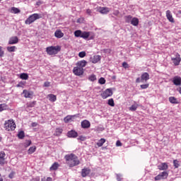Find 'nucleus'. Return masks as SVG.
Segmentation results:
<instances>
[{
	"label": "nucleus",
	"mask_w": 181,
	"mask_h": 181,
	"mask_svg": "<svg viewBox=\"0 0 181 181\" xmlns=\"http://www.w3.org/2000/svg\"><path fill=\"white\" fill-rule=\"evenodd\" d=\"M66 165L69 168H74V166H78L80 165V160L78 157L74 153L66 154L64 156Z\"/></svg>",
	"instance_id": "nucleus-1"
},
{
	"label": "nucleus",
	"mask_w": 181,
	"mask_h": 181,
	"mask_svg": "<svg viewBox=\"0 0 181 181\" xmlns=\"http://www.w3.org/2000/svg\"><path fill=\"white\" fill-rule=\"evenodd\" d=\"M60 50H62V47L59 45L50 46L46 48V52L49 56H54L55 54H57Z\"/></svg>",
	"instance_id": "nucleus-2"
},
{
	"label": "nucleus",
	"mask_w": 181,
	"mask_h": 181,
	"mask_svg": "<svg viewBox=\"0 0 181 181\" xmlns=\"http://www.w3.org/2000/svg\"><path fill=\"white\" fill-rule=\"evenodd\" d=\"M42 18V16L39 13H33V15L30 16L25 21V25H30L31 23H33L35 21H37V19H40Z\"/></svg>",
	"instance_id": "nucleus-3"
},
{
	"label": "nucleus",
	"mask_w": 181,
	"mask_h": 181,
	"mask_svg": "<svg viewBox=\"0 0 181 181\" xmlns=\"http://www.w3.org/2000/svg\"><path fill=\"white\" fill-rule=\"evenodd\" d=\"M4 128L6 131H15L16 128V124L12 119H9L5 122Z\"/></svg>",
	"instance_id": "nucleus-4"
},
{
	"label": "nucleus",
	"mask_w": 181,
	"mask_h": 181,
	"mask_svg": "<svg viewBox=\"0 0 181 181\" xmlns=\"http://www.w3.org/2000/svg\"><path fill=\"white\" fill-rule=\"evenodd\" d=\"M168 176H169V173H168V172L166 171H163V173L156 176L154 177V180H162L168 179Z\"/></svg>",
	"instance_id": "nucleus-5"
},
{
	"label": "nucleus",
	"mask_w": 181,
	"mask_h": 181,
	"mask_svg": "<svg viewBox=\"0 0 181 181\" xmlns=\"http://www.w3.org/2000/svg\"><path fill=\"white\" fill-rule=\"evenodd\" d=\"M73 73L75 76H83L84 74V69L79 66H75L73 69Z\"/></svg>",
	"instance_id": "nucleus-6"
},
{
	"label": "nucleus",
	"mask_w": 181,
	"mask_h": 181,
	"mask_svg": "<svg viewBox=\"0 0 181 181\" xmlns=\"http://www.w3.org/2000/svg\"><path fill=\"white\" fill-rule=\"evenodd\" d=\"M112 95V90L111 89H106L102 94L101 97L103 98V100H105V98H108V97H111Z\"/></svg>",
	"instance_id": "nucleus-7"
},
{
	"label": "nucleus",
	"mask_w": 181,
	"mask_h": 181,
	"mask_svg": "<svg viewBox=\"0 0 181 181\" xmlns=\"http://www.w3.org/2000/svg\"><path fill=\"white\" fill-rule=\"evenodd\" d=\"M91 173V169L90 168H84L81 170V175L82 177H87Z\"/></svg>",
	"instance_id": "nucleus-8"
},
{
	"label": "nucleus",
	"mask_w": 181,
	"mask_h": 181,
	"mask_svg": "<svg viewBox=\"0 0 181 181\" xmlns=\"http://www.w3.org/2000/svg\"><path fill=\"white\" fill-rule=\"evenodd\" d=\"M100 60L101 56L100 55H94L90 58V62H91V63H93V64L98 63V62H100Z\"/></svg>",
	"instance_id": "nucleus-9"
},
{
	"label": "nucleus",
	"mask_w": 181,
	"mask_h": 181,
	"mask_svg": "<svg viewBox=\"0 0 181 181\" xmlns=\"http://www.w3.org/2000/svg\"><path fill=\"white\" fill-rule=\"evenodd\" d=\"M110 11V8L108 7H99L98 8V12H100V13L103 15H107V13H109Z\"/></svg>",
	"instance_id": "nucleus-10"
},
{
	"label": "nucleus",
	"mask_w": 181,
	"mask_h": 181,
	"mask_svg": "<svg viewBox=\"0 0 181 181\" xmlns=\"http://www.w3.org/2000/svg\"><path fill=\"white\" fill-rule=\"evenodd\" d=\"M81 127L83 128L84 129H87L91 127V123L90 121L85 119L83 120L81 123Z\"/></svg>",
	"instance_id": "nucleus-11"
},
{
	"label": "nucleus",
	"mask_w": 181,
	"mask_h": 181,
	"mask_svg": "<svg viewBox=\"0 0 181 181\" xmlns=\"http://www.w3.org/2000/svg\"><path fill=\"white\" fill-rule=\"evenodd\" d=\"M149 74H148V72H144L141 74V83H146V81H148V80H149Z\"/></svg>",
	"instance_id": "nucleus-12"
},
{
	"label": "nucleus",
	"mask_w": 181,
	"mask_h": 181,
	"mask_svg": "<svg viewBox=\"0 0 181 181\" xmlns=\"http://www.w3.org/2000/svg\"><path fill=\"white\" fill-rule=\"evenodd\" d=\"M172 62L174 63L175 66H179V64H180V62H181V58H180V55L177 54L176 56V57L175 58H171Z\"/></svg>",
	"instance_id": "nucleus-13"
},
{
	"label": "nucleus",
	"mask_w": 181,
	"mask_h": 181,
	"mask_svg": "<svg viewBox=\"0 0 181 181\" xmlns=\"http://www.w3.org/2000/svg\"><path fill=\"white\" fill-rule=\"evenodd\" d=\"M17 43H19V38L18 37L13 36L10 37L8 45H16Z\"/></svg>",
	"instance_id": "nucleus-14"
},
{
	"label": "nucleus",
	"mask_w": 181,
	"mask_h": 181,
	"mask_svg": "<svg viewBox=\"0 0 181 181\" xmlns=\"http://www.w3.org/2000/svg\"><path fill=\"white\" fill-rule=\"evenodd\" d=\"M23 94H24L25 98H32V97H33V92L26 89L23 90Z\"/></svg>",
	"instance_id": "nucleus-15"
},
{
	"label": "nucleus",
	"mask_w": 181,
	"mask_h": 181,
	"mask_svg": "<svg viewBox=\"0 0 181 181\" xmlns=\"http://www.w3.org/2000/svg\"><path fill=\"white\" fill-rule=\"evenodd\" d=\"M166 18L169 21V22H170L171 23H175V18H173L172 13L169 10L166 11Z\"/></svg>",
	"instance_id": "nucleus-16"
},
{
	"label": "nucleus",
	"mask_w": 181,
	"mask_h": 181,
	"mask_svg": "<svg viewBox=\"0 0 181 181\" xmlns=\"http://www.w3.org/2000/svg\"><path fill=\"white\" fill-rule=\"evenodd\" d=\"M67 136L69 138H77V136H78V134L74 130H71L68 132Z\"/></svg>",
	"instance_id": "nucleus-17"
},
{
	"label": "nucleus",
	"mask_w": 181,
	"mask_h": 181,
	"mask_svg": "<svg viewBox=\"0 0 181 181\" xmlns=\"http://www.w3.org/2000/svg\"><path fill=\"white\" fill-rule=\"evenodd\" d=\"M5 156H6V154H5V152L0 151V165L1 166L5 165Z\"/></svg>",
	"instance_id": "nucleus-18"
},
{
	"label": "nucleus",
	"mask_w": 181,
	"mask_h": 181,
	"mask_svg": "<svg viewBox=\"0 0 181 181\" xmlns=\"http://www.w3.org/2000/svg\"><path fill=\"white\" fill-rule=\"evenodd\" d=\"M168 168H169V166L166 163H162L160 165H158L159 170H168Z\"/></svg>",
	"instance_id": "nucleus-19"
},
{
	"label": "nucleus",
	"mask_w": 181,
	"mask_h": 181,
	"mask_svg": "<svg viewBox=\"0 0 181 181\" xmlns=\"http://www.w3.org/2000/svg\"><path fill=\"white\" fill-rule=\"evenodd\" d=\"M173 83L175 84V86H180V84H181V78H180V76H175L173 78Z\"/></svg>",
	"instance_id": "nucleus-20"
},
{
	"label": "nucleus",
	"mask_w": 181,
	"mask_h": 181,
	"mask_svg": "<svg viewBox=\"0 0 181 181\" xmlns=\"http://www.w3.org/2000/svg\"><path fill=\"white\" fill-rule=\"evenodd\" d=\"M76 66L78 67H81V69H83V67H86V66H87V61L86 60L79 61L76 63Z\"/></svg>",
	"instance_id": "nucleus-21"
},
{
	"label": "nucleus",
	"mask_w": 181,
	"mask_h": 181,
	"mask_svg": "<svg viewBox=\"0 0 181 181\" xmlns=\"http://www.w3.org/2000/svg\"><path fill=\"white\" fill-rule=\"evenodd\" d=\"M47 98H49V100L51 103H54L57 100V96H56V95H54V94H49L47 95Z\"/></svg>",
	"instance_id": "nucleus-22"
},
{
	"label": "nucleus",
	"mask_w": 181,
	"mask_h": 181,
	"mask_svg": "<svg viewBox=\"0 0 181 181\" xmlns=\"http://www.w3.org/2000/svg\"><path fill=\"white\" fill-rule=\"evenodd\" d=\"M59 166H60V164H59V163H57V162H55L49 168V170H51V171H52V170H57V169H59Z\"/></svg>",
	"instance_id": "nucleus-23"
},
{
	"label": "nucleus",
	"mask_w": 181,
	"mask_h": 181,
	"mask_svg": "<svg viewBox=\"0 0 181 181\" xmlns=\"http://www.w3.org/2000/svg\"><path fill=\"white\" fill-rule=\"evenodd\" d=\"M54 36L58 39H62V37L64 36V34L62 32V30H57L54 33Z\"/></svg>",
	"instance_id": "nucleus-24"
},
{
	"label": "nucleus",
	"mask_w": 181,
	"mask_h": 181,
	"mask_svg": "<svg viewBox=\"0 0 181 181\" xmlns=\"http://www.w3.org/2000/svg\"><path fill=\"white\" fill-rule=\"evenodd\" d=\"M131 25H132L133 26H138V25H139V19L135 17L133 18L132 19Z\"/></svg>",
	"instance_id": "nucleus-25"
},
{
	"label": "nucleus",
	"mask_w": 181,
	"mask_h": 181,
	"mask_svg": "<svg viewBox=\"0 0 181 181\" xmlns=\"http://www.w3.org/2000/svg\"><path fill=\"white\" fill-rule=\"evenodd\" d=\"M168 100L171 104H179V100L173 96H170Z\"/></svg>",
	"instance_id": "nucleus-26"
},
{
	"label": "nucleus",
	"mask_w": 181,
	"mask_h": 181,
	"mask_svg": "<svg viewBox=\"0 0 181 181\" xmlns=\"http://www.w3.org/2000/svg\"><path fill=\"white\" fill-rule=\"evenodd\" d=\"M74 117H76V115H67L64 118V121L66 124H67L70 122V121H71V119L74 118Z\"/></svg>",
	"instance_id": "nucleus-27"
},
{
	"label": "nucleus",
	"mask_w": 181,
	"mask_h": 181,
	"mask_svg": "<svg viewBox=\"0 0 181 181\" xmlns=\"http://www.w3.org/2000/svg\"><path fill=\"white\" fill-rule=\"evenodd\" d=\"M81 37H82V39H88V37H90V32H82Z\"/></svg>",
	"instance_id": "nucleus-28"
},
{
	"label": "nucleus",
	"mask_w": 181,
	"mask_h": 181,
	"mask_svg": "<svg viewBox=\"0 0 181 181\" xmlns=\"http://www.w3.org/2000/svg\"><path fill=\"white\" fill-rule=\"evenodd\" d=\"M35 152H36V146H35L30 147V148L28 151V155H32V153H35Z\"/></svg>",
	"instance_id": "nucleus-29"
},
{
	"label": "nucleus",
	"mask_w": 181,
	"mask_h": 181,
	"mask_svg": "<svg viewBox=\"0 0 181 181\" xmlns=\"http://www.w3.org/2000/svg\"><path fill=\"white\" fill-rule=\"evenodd\" d=\"M10 12L11 13H21V10L16 7H11Z\"/></svg>",
	"instance_id": "nucleus-30"
},
{
	"label": "nucleus",
	"mask_w": 181,
	"mask_h": 181,
	"mask_svg": "<svg viewBox=\"0 0 181 181\" xmlns=\"http://www.w3.org/2000/svg\"><path fill=\"white\" fill-rule=\"evenodd\" d=\"M104 144H105V139H100L98 141L97 145L100 148V147L103 146V145H104Z\"/></svg>",
	"instance_id": "nucleus-31"
},
{
	"label": "nucleus",
	"mask_w": 181,
	"mask_h": 181,
	"mask_svg": "<svg viewBox=\"0 0 181 181\" xmlns=\"http://www.w3.org/2000/svg\"><path fill=\"white\" fill-rule=\"evenodd\" d=\"M20 78H21V80H28V78H29V75H28V74L23 73L20 75Z\"/></svg>",
	"instance_id": "nucleus-32"
},
{
	"label": "nucleus",
	"mask_w": 181,
	"mask_h": 181,
	"mask_svg": "<svg viewBox=\"0 0 181 181\" xmlns=\"http://www.w3.org/2000/svg\"><path fill=\"white\" fill-rule=\"evenodd\" d=\"M132 16L129 15V16H125V22L126 23H131V22L132 21Z\"/></svg>",
	"instance_id": "nucleus-33"
},
{
	"label": "nucleus",
	"mask_w": 181,
	"mask_h": 181,
	"mask_svg": "<svg viewBox=\"0 0 181 181\" xmlns=\"http://www.w3.org/2000/svg\"><path fill=\"white\" fill-rule=\"evenodd\" d=\"M83 32L80 30H77L74 32V36L75 37H81Z\"/></svg>",
	"instance_id": "nucleus-34"
},
{
	"label": "nucleus",
	"mask_w": 181,
	"mask_h": 181,
	"mask_svg": "<svg viewBox=\"0 0 181 181\" xmlns=\"http://www.w3.org/2000/svg\"><path fill=\"white\" fill-rule=\"evenodd\" d=\"M62 133H63V129H60V128L56 129L55 134L57 136H60V135H62Z\"/></svg>",
	"instance_id": "nucleus-35"
},
{
	"label": "nucleus",
	"mask_w": 181,
	"mask_h": 181,
	"mask_svg": "<svg viewBox=\"0 0 181 181\" xmlns=\"http://www.w3.org/2000/svg\"><path fill=\"white\" fill-rule=\"evenodd\" d=\"M5 110H8V105H6V104H1L0 112H2V111H5Z\"/></svg>",
	"instance_id": "nucleus-36"
},
{
	"label": "nucleus",
	"mask_w": 181,
	"mask_h": 181,
	"mask_svg": "<svg viewBox=\"0 0 181 181\" xmlns=\"http://www.w3.org/2000/svg\"><path fill=\"white\" fill-rule=\"evenodd\" d=\"M16 50V46L7 47V51L11 53Z\"/></svg>",
	"instance_id": "nucleus-37"
},
{
	"label": "nucleus",
	"mask_w": 181,
	"mask_h": 181,
	"mask_svg": "<svg viewBox=\"0 0 181 181\" xmlns=\"http://www.w3.org/2000/svg\"><path fill=\"white\" fill-rule=\"evenodd\" d=\"M107 104L110 107H115V103H114V99L113 98L109 99L108 102H107Z\"/></svg>",
	"instance_id": "nucleus-38"
},
{
	"label": "nucleus",
	"mask_w": 181,
	"mask_h": 181,
	"mask_svg": "<svg viewBox=\"0 0 181 181\" xmlns=\"http://www.w3.org/2000/svg\"><path fill=\"white\" fill-rule=\"evenodd\" d=\"M18 137L19 138V139H23V138H25V132L23 131H21L18 134Z\"/></svg>",
	"instance_id": "nucleus-39"
},
{
	"label": "nucleus",
	"mask_w": 181,
	"mask_h": 181,
	"mask_svg": "<svg viewBox=\"0 0 181 181\" xmlns=\"http://www.w3.org/2000/svg\"><path fill=\"white\" fill-rule=\"evenodd\" d=\"M137 108H138V104L132 105L129 107V111H136Z\"/></svg>",
	"instance_id": "nucleus-40"
},
{
	"label": "nucleus",
	"mask_w": 181,
	"mask_h": 181,
	"mask_svg": "<svg viewBox=\"0 0 181 181\" xmlns=\"http://www.w3.org/2000/svg\"><path fill=\"white\" fill-rule=\"evenodd\" d=\"M88 80L90 81H95V80H97V76H95V74H92V75L89 76Z\"/></svg>",
	"instance_id": "nucleus-41"
},
{
	"label": "nucleus",
	"mask_w": 181,
	"mask_h": 181,
	"mask_svg": "<svg viewBox=\"0 0 181 181\" xmlns=\"http://www.w3.org/2000/svg\"><path fill=\"white\" fill-rule=\"evenodd\" d=\"M30 145H32V141H30V140H27L24 143L25 148H28V146H30Z\"/></svg>",
	"instance_id": "nucleus-42"
},
{
	"label": "nucleus",
	"mask_w": 181,
	"mask_h": 181,
	"mask_svg": "<svg viewBox=\"0 0 181 181\" xmlns=\"http://www.w3.org/2000/svg\"><path fill=\"white\" fill-rule=\"evenodd\" d=\"M173 165H174V167L176 169H177V168H179V166H180L179 161L177 160H173Z\"/></svg>",
	"instance_id": "nucleus-43"
},
{
	"label": "nucleus",
	"mask_w": 181,
	"mask_h": 181,
	"mask_svg": "<svg viewBox=\"0 0 181 181\" xmlns=\"http://www.w3.org/2000/svg\"><path fill=\"white\" fill-rule=\"evenodd\" d=\"M148 87H149V83L143 84L140 86V88H141V90H146V88H148Z\"/></svg>",
	"instance_id": "nucleus-44"
},
{
	"label": "nucleus",
	"mask_w": 181,
	"mask_h": 181,
	"mask_svg": "<svg viewBox=\"0 0 181 181\" xmlns=\"http://www.w3.org/2000/svg\"><path fill=\"white\" fill-rule=\"evenodd\" d=\"M86 52L82 51L81 52L78 53V56L79 57H81V59H83V57H86Z\"/></svg>",
	"instance_id": "nucleus-45"
},
{
	"label": "nucleus",
	"mask_w": 181,
	"mask_h": 181,
	"mask_svg": "<svg viewBox=\"0 0 181 181\" xmlns=\"http://www.w3.org/2000/svg\"><path fill=\"white\" fill-rule=\"evenodd\" d=\"M98 83H100V84H105V78H100V79H99V81H98Z\"/></svg>",
	"instance_id": "nucleus-46"
},
{
	"label": "nucleus",
	"mask_w": 181,
	"mask_h": 181,
	"mask_svg": "<svg viewBox=\"0 0 181 181\" xmlns=\"http://www.w3.org/2000/svg\"><path fill=\"white\" fill-rule=\"evenodd\" d=\"M103 52H104V53H106L107 54H110L112 50H111V49H103Z\"/></svg>",
	"instance_id": "nucleus-47"
},
{
	"label": "nucleus",
	"mask_w": 181,
	"mask_h": 181,
	"mask_svg": "<svg viewBox=\"0 0 181 181\" xmlns=\"http://www.w3.org/2000/svg\"><path fill=\"white\" fill-rule=\"evenodd\" d=\"M122 67H124V69H128L129 67V65L127 62H123Z\"/></svg>",
	"instance_id": "nucleus-48"
},
{
	"label": "nucleus",
	"mask_w": 181,
	"mask_h": 181,
	"mask_svg": "<svg viewBox=\"0 0 181 181\" xmlns=\"http://www.w3.org/2000/svg\"><path fill=\"white\" fill-rule=\"evenodd\" d=\"M78 140L84 141L86 140V136H79Z\"/></svg>",
	"instance_id": "nucleus-49"
},
{
	"label": "nucleus",
	"mask_w": 181,
	"mask_h": 181,
	"mask_svg": "<svg viewBox=\"0 0 181 181\" xmlns=\"http://www.w3.org/2000/svg\"><path fill=\"white\" fill-rule=\"evenodd\" d=\"M43 4V1L39 0L36 2L35 5L36 6H40V5Z\"/></svg>",
	"instance_id": "nucleus-50"
},
{
	"label": "nucleus",
	"mask_w": 181,
	"mask_h": 181,
	"mask_svg": "<svg viewBox=\"0 0 181 181\" xmlns=\"http://www.w3.org/2000/svg\"><path fill=\"white\" fill-rule=\"evenodd\" d=\"M15 176V172H11L9 175H8V177L10 179H13V177Z\"/></svg>",
	"instance_id": "nucleus-51"
},
{
	"label": "nucleus",
	"mask_w": 181,
	"mask_h": 181,
	"mask_svg": "<svg viewBox=\"0 0 181 181\" xmlns=\"http://www.w3.org/2000/svg\"><path fill=\"white\" fill-rule=\"evenodd\" d=\"M44 87H50V82H49V81L45 82Z\"/></svg>",
	"instance_id": "nucleus-52"
},
{
	"label": "nucleus",
	"mask_w": 181,
	"mask_h": 181,
	"mask_svg": "<svg viewBox=\"0 0 181 181\" xmlns=\"http://www.w3.org/2000/svg\"><path fill=\"white\" fill-rule=\"evenodd\" d=\"M23 86H25V82H20L16 87H23Z\"/></svg>",
	"instance_id": "nucleus-53"
},
{
	"label": "nucleus",
	"mask_w": 181,
	"mask_h": 181,
	"mask_svg": "<svg viewBox=\"0 0 181 181\" xmlns=\"http://www.w3.org/2000/svg\"><path fill=\"white\" fill-rule=\"evenodd\" d=\"M116 146H122V143L119 140L117 141L116 142Z\"/></svg>",
	"instance_id": "nucleus-54"
},
{
	"label": "nucleus",
	"mask_w": 181,
	"mask_h": 181,
	"mask_svg": "<svg viewBox=\"0 0 181 181\" xmlns=\"http://www.w3.org/2000/svg\"><path fill=\"white\" fill-rule=\"evenodd\" d=\"M4 57V51L2 50V47H0V57Z\"/></svg>",
	"instance_id": "nucleus-55"
},
{
	"label": "nucleus",
	"mask_w": 181,
	"mask_h": 181,
	"mask_svg": "<svg viewBox=\"0 0 181 181\" xmlns=\"http://www.w3.org/2000/svg\"><path fill=\"white\" fill-rule=\"evenodd\" d=\"M86 13H87L88 15H91V10H90V8H88V9L86 10Z\"/></svg>",
	"instance_id": "nucleus-56"
},
{
	"label": "nucleus",
	"mask_w": 181,
	"mask_h": 181,
	"mask_svg": "<svg viewBox=\"0 0 181 181\" xmlns=\"http://www.w3.org/2000/svg\"><path fill=\"white\" fill-rule=\"evenodd\" d=\"M31 126H32L33 127H37V122H33V123L31 124Z\"/></svg>",
	"instance_id": "nucleus-57"
},
{
	"label": "nucleus",
	"mask_w": 181,
	"mask_h": 181,
	"mask_svg": "<svg viewBox=\"0 0 181 181\" xmlns=\"http://www.w3.org/2000/svg\"><path fill=\"white\" fill-rule=\"evenodd\" d=\"M136 83H142V81H141V78H137L136 79Z\"/></svg>",
	"instance_id": "nucleus-58"
},
{
	"label": "nucleus",
	"mask_w": 181,
	"mask_h": 181,
	"mask_svg": "<svg viewBox=\"0 0 181 181\" xmlns=\"http://www.w3.org/2000/svg\"><path fill=\"white\" fill-rule=\"evenodd\" d=\"M46 181H52V177H48L47 178Z\"/></svg>",
	"instance_id": "nucleus-59"
},
{
	"label": "nucleus",
	"mask_w": 181,
	"mask_h": 181,
	"mask_svg": "<svg viewBox=\"0 0 181 181\" xmlns=\"http://www.w3.org/2000/svg\"><path fill=\"white\" fill-rule=\"evenodd\" d=\"M0 181H4V178H2V175L0 173Z\"/></svg>",
	"instance_id": "nucleus-60"
},
{
	"label": "nucleus",
	"mask_w": 181,
	"mask_h": 181,
	"mask_svg": "<svg viewBox=\"0 0 181 181\" xmlns=\"http://www.w3.org/2000/svg\"><path fill=\"white\" fill-rule=\"evenodd\" d=\"M33 181H40V179L37 178V179H33Z\"/></svg>",
	"instance_id": "nucleus-61"
},
{
	"label": "nucleus",
	"mask_w": 181,
	"mask_h": 181,
	"mask_svg": "<svg viewBox=\"0 0 181 181\" xmlns=\"http://www.w3.org/2000/svg\"><path fill=\"white\" fill-rule=\"evenodd\" d=\"M117 180H118V181H121V180H122V179L121 177H117Z\"/></svg>",
	"instance_id": "nucleus-62"
},
{
	"label": "nucleus",
	"mask_w": 181,
	"mask_h": 181,
	"mask_svg": "<svg viewBox=\"0 0 181 181\" xmlns=\"http://www.w3.org/2000/svg\"><path fill=\"white\" fill-rule=\"evenodd\" d=\"M177 90H178L180 94H181V88H179Z\"/></svg>",
	"instance_id": "nucleus-63"
},
{
	"label": "nucleus",
	"mask_w": 181,
	"mask_h": 181,
	"mask_svg": "<svg viewBox=\"0 0 181 181\" xmlns=\"http://www.w3.org/2000/svg\"><path fill=\"white\" fill-rule=\"evenodd\" d=\"M77 23H80V18L77 20Z\"/></svg>",
	"instance_id": "nucleus-64"
}]
</instances>
